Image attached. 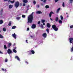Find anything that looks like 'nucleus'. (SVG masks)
Wrapping results in <instances>:
<instances>
[{
    "instance_id": "6ab92c4d",
    "label": "nucleus",
    "mask_w": 73,
    "mask_h": 73,
    "mask_svg": "<svg viewBox=\"0 0 73 73\" xmlns=\"http://www.w3.org/2000/svg\"><path fill=\"white\" fill-rule=\"evenodd\" d=\"M60 18L61 20H63V17H62V15H60Z\"/></svg>"
},
{
    "instance_id": "c03bdc74",
    "label": "nucleus",
    "mask_w": 73,
    "mask_h": 73,
    "mask_svg": "<svg viewBox=\"0 0 73 73\" xmlns=\"http://www.w3.org/2000/svg\"><path fill=\"white\" fill-rule=\"evenodd\" d=\"M58 1V0H55V1L56 3V2H57Z\"/></svg>"
},
{
    "instance_id": "3c124183",
    "label": "nucleus",
    "mask_w": 73,
    "mask_h": 73,
    "mask_svg": "<svg viewBox=\"0 0 73 73\" xmlns=\"http://www.w3.org/2000/svg\"><path fill=\"white\" fill-rule=\"evenodd\" d=\"M41 5L42 6H43L44 5V4H43V3H41Z\"/></svg>"
},
{
    "instance_id": "79ce46f5",
    "label": "nucleus",
    "mask_w": 73,
    "mask_h": 73,
    "mask_svg": "<svg viewBox=\"0 0 73 73\" xmlns=\"http://www.w3.org/2000/svg\"><path fill=\"white\" fill-rule=\"evenodd\" d=\"M27 31H29V27L27 28Z\"/></svg>"
},
{
    "instance_id": "6e6d98bb",
    "label": "nucleus",
    "mask_w": 73,
    "mask_h": 73,
    "mask_svg": "<svg viewBox=\"0 0 73 73\" xmlns=\"http://www.w3.org/2000/svg\"><path fill=\"white\" fill-rule=\"evenodd\" d=\"M16 48H17V47H15L13 49H16Z\"/></svg>"
},
{
    "instance_id": "f257e3e1",
    "label": "nucleus",
    "mask_w": 73,
    "mask_h": 73,
    "mask_svg": "<svg viewBox=\"0 0 73 73\" xmlns=\"http://www.w3.org/2000/svg\"><path fill=\"white\" fill-rule=\"evenodd\" d=\"M33 12L31 15H30L28 17V23H32V20L33 19Z\"/></svg>"
},
{
    "instance_id": "dca6fc26",
    "label": "nucleus",
    "mask_w": 73,
    "mask_h": 73,
    "mask_svg": "<svg viewBox=\"0 0 73 73\" xmlns=\"http://www.w3.org/2000/svg\"><path fill=\"white\" fill-rule=\"evenodd\" d=\"M42 36L43 37H46V36H47V35H46V34L44 33L43 34Z\"/></svg>"
},
{
    "instance_id": "f8f14e48",
    "label": "nucleus",
    "mask_w": 73,
    "mask_h": 73,
    "mask_svg": "<svg viewBox=\"0 0 73 73\" xmlns=\"http://www.w3.org/2000/svg\"><path fill=\"white\" fill-rule=\"evenodd\" d=\"M11 45H12V44L11 43H9L8 44V46L9 48L10 47V46H11Z\"/></svg>"
},
{
    "instance_id": "a211bd4d",
    "label": "nucleus",
    "mask_w": 73,
    "mask_h": 73,
    "mask_svg": "<svg viewBox=\"0 0 73 73\" xmlns=\"http://www.w3.org/2000/svg\"><path fill=\"white\" fill-rule=\"evenodd\" d=\"M16 28V27L15 26H14L12 27V29H15Z\"/></svg>"
},
{
    "instance_id": "09e8293b",
    "label": "nucleus",
    "mask_w": 73,
    "mask_h": 73,
    "mask_svg": "<svg viewBox=\"0 0 73 73\" xmlns=\"http://www.w3.org/2000/svg\"><path fill=\"white\" fill-rule=\"evenodd\" d=\"M25 62L27 64H28V62L27 61H26Z\"/></svg>"
},
{
    "instance_id": "e2e57ef3",
    "label": "nucleus",
    "mask_w": 73,
    "mask_h": 73,
    "mask_svg": "<svg viewBox=\"0 0 73 73\" xmlns=\"http://www.w3.org/2000/svg\"><path fill=\"white\" fill-rule=\"evenodd\" d=\"M66 14H68V13H66Z\"/></svg>"
},
{
    "instance_id": "49530a36",
    "label": "nucleus",
    "mask_w": 73,
    "mask_h": 73,
    "mask_svg": "<svg viewBox=\"0 0 73 73\" xmlns=\"http://www.w3.org/2000/svg\"><path fill=\"white\" fill-rule=\"evenodd\" d=\"M0 53L1 54H3V52H2L0 50Z\"/></svg>"
},
{
    "instance_id": "4468645a",
    "label": "nucleus",
    "mask_w": 73,
    "mask_h": 73,
    "mask_svg": "<svg viewBox=\"0 0 73 73\" xmlns=\"http://www.w3.org/2000/svg\"><path fill=\"white\" fill-rule=\"evenodd\" d=\"M53 13V12H50V14H49V17H51V16H52V14Z\"/></svg>"
},
{
    "instance_id": "e433bc0d",
    "label": "nucleus",
    "mask_w": 73,
    "mask_h": 73,
    "mask_svg": "<svg viewBox=\"0 0 73 73\" xmlns=\"http://www.w3.org/2000/svg\"><path fill=\"white\" fill-rule=\"evenodd\" d=\"M33 3L34 4H36V1H33Z\"/></svg>"
},
{
    "instance_id": "8fccbe9b",
    "label": "nucleus",
    "mask_w": 73,
    "mask_h": 73,
    "mask_svg": "<svg viewBox=\"0 0 73 73\" xmlns=\"http://www.w3.org/2000/svg\"><path fill=\"white\" fill-rule=\"evenodd\" d=\"M3 37H0L1 38H3Z\"/></svg>"
},
{
    "instance_id": "052dcab7",
    "label": "nucleus",
    "mask_w": 73,
    "mask_h": 73,
    "mask_svg": "<svg viewBox=\"0 0 73 73\" xmlns=\"http://www.w3.org/2000/svg\"><path fill=\"white\" fill-rule=\"evenodd\" d=\"M31 54V53H29V54Z\"/></svg>"
},
{
    "instance_id": "a19ab883",
    "label": "nucleus",
    "mask_w": 73,
    "mask_h": 73,
    "mask_svg": "<svg viewBox=\"0 0 73 73\" xmlns=\"http://www.w3.org/2000/svg\"><path fill=\"white\" fill-rule=\"evenodd\" d=\"M72 51H73V47H72L71 48V52H72Z\"/></svg>"
},
{
    "instance_id": "4c0bfd02",
    "label": "nucleus",
    "mask_w": 73,
    "mask_h": 73,
    "mask_svg": "<svg viewBox=\"0 0 73 73\" xmlns=\"http://www.w3.org/2000/svg\"><path fill=\"white\" fill-rule=\"evenodd\" d=\"M70 1V3H72V2H73V0H69Z\"/></svg>"
},
{
    "instance_id": "9b49d317",
    "label": "nucleus",
    "mask_w": 73,
    "mask_h": 73,
    "mask_svg": "<svg viewBox=\"0 0 73 73\" xmlns=\"http://www.w3.org/2000/svg\"><path fill=\"white\" fill-rule=\"evenodd\" d=\"M23 3H27L28 2V0H23Z\"/></svg>"
},
{
    "instance_id": "b1692460",
    "label": "nucleus",
    "mask_w": 73,
    "mask_h": 73,
    "mask_svg": "<svg viewBox=\"0 0 73 73\" xmlns=\"http://www.w3.org/2000/svg\"><path fill=\"white\" fill-rule=\"evenodd\" d=\"M11 24H12V22H9L8 24L9 26H11Z\"/></svg>"
},
{
    "instance_id": "5fc2aeb1",
    "label": "nucleus",
    "mask_w": 73,
    "mask_h": 73,
    "mask_svg": "<svg viewBox=\"0 0 73 73\" xmlns=\"http://www.w3.org/2000/svg\"><path fill=\"white\" fill-rule=\"evenodd\" d=\"M0 37H3V36H2V35H1L0 34Z\"/></svg>"
},
{
    "instance_id": "423d86ee",
    "label": "nucleus",
    "mask_w": 73,
    "mask_h": 73,
    "mask_svg": "<svg viewBox=\"0 0 73 73\" xmlns=\"http://www.w3.org/2000/svg\"><path fill=\"white\" fill-rule=\"evenodd\" d=\"M42 23H43V25H45V23H44L45 22V20H42L41 21Z\"/></svg>"
},
{
    "instance_id": "c756f323",
    "label": "nucleus",
    "mask_w": 73,
    "mask_h": 73,
    "mask_svg": "<svg viewBox=\"0 0 73 73\" xmlns=\"http://www.w3.org/2000/svg\"><path fill=\"white\" fill-rule=\"evenodd\" d=\"M46 32H47V33H49V29H47L46 30Z\"/></svg>"
},
{
    "instance_id": "a18cd8bd",
    "label": "nucleus",
    "mask_w": 73,
    "mask_h": 73,
    "mask_svg": "<svg viewBox=\"0 0 73 73\" xmlns=\"http://www.w3.org/2000/svg\"><path fill=\"white\" fill-rule=\"evenodd\" d=\"M40 21H39L38 23V24H40Z\"/></svg>"
},
{
    "instance_id": "473e14b6",
    "label": "nucleus",
    "mask_w": 73,
    "mask_h": 73,
    "mask_svg": "<svg viewBox=\"0 0 73 73\" xmlns=\"http://www.w3.org/2000/svg\"><path fill=\"white\" fill-rule=\"evenodd\" d=\"M22 17H23V18H25V15H23L22 16Z\"/></svg>"
},
{
    "instance_id": "6e6552de",
    "label": "nucleus",
    "mask_w": 73,
    "mask_h": 73,
    "mask_svg": "<svg viewBox=\"0 0 73 73\" xmlns=\"http://www.w3.org/2000/svg\"><path fill=\"white\" fill-rule=\"evenodd\" d=\"M36 13L37 14H41L42 13V12H41V11H36Z\"/></svg>"
},
{
    "instance_id": "7c9ffc66",
    "label": "nucleus",
    "mask_w": 73,
    "mask_h": 73,
    "mask_svg": "<svg viewBox=\"0 0 73 73\" xmlns=\"http://www.w3.org/2000/svg\"><path fill=\"white\" fill-rule=\"evenodd\" d=\"M0 12L1 13H3V9H1Z\"/></svg>"
},
{
    "instance_id": "338daca9",
    "label": "nucleus",
    "mask_w": 73,
    "mask_h": 73,
    "mask_svg": "<svg viewBox=\"0 0 73 73\" xmlns=\"http://www.w3.org/2000/svg\"><path fill=\"white\" fill-rule=\"evenodd\" d=\"M1 31H0V32H1Z\"/></svg>"
},
{
    "instance_id": "7ed1b4c3",
    "label": "nucleus",
    "mask_w": 73,
    "mask_h": 73,
    "mask_svg": "<svg viewBox=\"0 0 73 73\" xmlns=\"http://www.w3.org/2000/svg\"><path fill=\"white\" fill-rule=\"evenodd\" d=\"M19 2L17 1L15 2V7L16 8H17L18 7H19Z\"/></svg>"
},
{
    "instance_id": "58836bf2",
    "label": "nucleus",
    "mask_w": 73,
    "mask_h": 73,
    "mask_svg": "<svg viewBox=\"0 0 73 73\" xmlns=\"http://www.w3.org/2000/svg\"><path fill=\"white\" fill-rule=\"evenodd\" d=\"M73 25H72V26H70V29H71V28H73Z\"/></svg>"
},
{
    "instance_id": "412c9836",
    "label": "nucleus",
    "mask_w": 73,
    "mask_h": 73,
    "mask_svg": "<svg viewBox=\"0 0 73 73\" xmlns=\"http://www.w3.org/2000/svg\"><path fill=\"white\" fill-rule=\"evenodd\" d=\"M17 36L16 35H15V33L13 34L12 35V36L13 37H16Z\"/></svg>"
},
{
    "instance_id": "2eb2a0df",
    "label": "nucleus",
    "mask_w": 73,
    "mask_h": 73,
    "mask_svg": "<svg viewBox=\"0 0 73 73\" xmlns=\"http://www.w3.org/2000/svg\"><path fill=\"white\" fill-rule=\"evenodd\" d=\"M47 26L48 28H50V24L49 23H48Z\"/></svg>"
},
{
    "instance_id": "aec40b11",
    "label": "nucleus",
    "mask_w": 73,
    "mask_h": 73,
    "mask_svg": "<svg viewBox=\"0 0 73 73\" xmlns=\"http://www.w3.org/2000/svg\"><path fill=\"white\" fill-rule=\"evenodd\" d=\"M3 23V20H0V24H2Z\"/></svg>"
},
{
    "instance_id": "37998d69",
    "label": "nucleus",
    "mask_w": 73,
    "mask_h": 73,
    "mask_svg": "<svg viewBox=\"0 0 73 73\" xmlns=\"http://www.w3.org/2000/svg\"><path fill=\"white\" fill-rule=\"evenodd\" d=\"M4 1H8V0H4ZM8 2L9 3V2H10V0H9Z\"/></svg>"
},
{
    "instance_id": "393cba45",
    "label": "nucleus",
    "mask_w": 73,
    "mask_h": 73,
    "mask_svg": "<svg viewBox=\"0 0 73 73\" xmlns=\"http://www.w3.org/2000/svg\"><path fill=\"white\" fill-rule=\"evenodd\" d=\"M58 20V17H57L56 18L55 21H57Z\"/></svg>"
},
{
    "instance_id": "5701e85b",
    "label": "nucleus",
    "mask_w": 73,
    "mask_h": 73,
    "mask_svg": "<svg viewBox=\"0 0 73 73\" xmlns=\"http://www.w3.org/2000/svg\"><path fill=\"white\" fill-rule=\"evenodd\" d=\"M59 23L60 24H62V21L61 20H59Z\"/></svg>"
},
{
    "instance_id": "72a5a7b5",
    "label": "nucleus",
    "mask_w": 73,
    "mask_h": 73,
    "mask_svg": "<svg viewBox=\"0 0 73 73\" xmlns=\"http://www.w3.org/2000/svg\"><path fill=\"white\" fill-rule=\"evenodd\" d=\"M10 2L11 3H12V4H13V3H15V1L14 0L13 1H10Z\"/></svg>"
},
{
    "instance_id": "cd10ccee",
    "label": "nucleus",
    "mask_w": 73,
    "mask_h": 73,
    "mask_svg": "<svg viewBox=\"0 0 73 73\" xmlns=\"http://www.w3.org/2000/svg\"><path fill=\"white\" fill-rule=\"evenodd\" d=\"M3 31H4V32H5V31H6V29L5 28H4L3 29Z\"/></svg>"
},
{
    "instance_id": "13d9d810",
    "label": "nucleus",
    "mask_w": 73,
    "mask_h": 73,
    "mask_svg": "<svg viewBox=\"0 0 73 73\" xmlns=\"http://www.w3.org/2000/svg\"><path fill=\"white\" fill-rule=\"evenodd\" d=\"M2 70H3L4 71V69L3 68H2Z\"/></svg>"
},
{
    "instance_id": "20e7f679",
    "label": "nucleus",
    "mask_w": 73,
    "mask_h": 73,
    "mask_svg": "<svg viewBox=\"0 0 73 73\" xmlns=\"http://www.w3.org/2000/svg\"><path fill=\"white\" fill-rule=\"evenodd\" d=\"M7 53H8V54H11L12 53V51L11 50V49H9L7 50Z\"/></svg>"
},
{
    "instance_id": "2f4dec72",
    "label": "nucleus",
    "mask_w": 73,
    "mask_h": 73,
    "mask_svg": "<svg viewBox=\"0 0 73 73\" xmlns=\"http://www.w3.org/2000/svg\"><path fill=\"white\" fill-rule=\"evenodd\" d=\"M16 19L17 20H20V17H17L16 18Z\"/></svg>"
},
{
    "instance_id": "1a4fd4ad",
    "label": "nucleus",
    "mask_w": 73,
    "mask_h": 73,
    "mask_svg": "<svg viewBox=\"0 0 73 73\" xmlns=\"http://www.w3.org/2000/svg\"><path fill=\"white\" fill-rule=\"evenodd\" d=\"M15 59H17V60H18V61H20V58H19V57H18V56H15Z\"/></svg>"
},
{
    "instance_id": "0eeeda50",
    "label": "nucleus",
    "mask_w": 73,
    "mask_h": 73,
    "mask_svg": "<svg viewBox=\"0 0 73 73\" xmlns=\"http://www.w3.org/2000/svg\"><path fill=\"white\" fill-rule=\"evenodd\" d=\"M69 40H70V43H73V38H70Z\"/></svg>"
},
{
    "instance_id": "39448f33",
    "label": "nucleus",
    "mask_w": 73,
    "mask_h": 73,
    "mask_svg": "<svg viewBox=\"0 0 73 73\" xmlns=\"http://www.w3.org/2000/svg\"><path fill=\"white\" fill-rule=\"evenodd\" d=\"M36 25L35 24H33L31 27V28L32 29H35V28H36Z\"/></svg>"
},
{
    "instance_id": "c9c22d12",
    "label": "nucleus",
    "mask_w": 73,
    "mask_h": 73,
    "mask_svg": "<svg viewBox=\"0 0 73 73\" xmlns=\"http://www.w3.org/2000/svg\"><path fill=\"white\" fill-rule=\"evenodd\" d=\"M5 62H7V61H8V59H7V58H6L5 60Z\"/></svg>"
},
{
    "instance_id": "0e129e2a",
    "label": "nucleus",
    "mask_w": 73,
    "mask_h": 73,
    "mask_svg": "<svg viewBox=\"0 0 73 73\" xmlns=\"http://www.w3.org/2000/svg\"><path fill=\"white\" fill-rule=\"evenodd\" d=\"M67 17H69V16L68 15L67 16Z\"/></svg>"
},
{
    "instance_id": "bb28decb",
    "label": "nucleus",
    "mask_w": 73,
    "mask_h": 73,
    "mask_svg": "<svg viewBox=\"0 0 73 73\" xmlns=\"http://www.w3.org/2000/svg\"><path fill=\"white\" fill-rule=\"evenodd\" d=\"M45 8H46V9L47 8H49V6L48 5H46L45 6Z\"/></svg>"
},
{
    "instance_id": "c85d7f7f",
    "label": "nucleus",
    "mask_w": 73,
    "mask_h": 73,
    "mask_svg": "<svg viewBox=\"0 0 73 73\" xmlns=\"http://www.w3.org/2000/svg\"><path fill=\"white\" fill-rule=\"evenodd\" d=\"M62 6L63 7H65V3L64 2H63V4H62Z\"/></svg>"
},
{
    "instance_id": "ea45409f",
    "label": "nucleus",
    "mask_w": 73,
    "mask_h": 73,
    "mask_svg": "<svg viewBox=\"0 0 73 73\" xmlns=\"http://www.w3.org/2000/svg\"><path fill=\"white\" fill-rule=\"evenodd\" d=\"M46 0H44L43 3H46Z\"/></svg>"
},
{
    "instance_id": "69168bd1",
    "label": "nucleus",
    "mask_w": 73,
    "mask_h": 73,
    "mask_svg": "<svg viewBox=\"0 0 73 73\" xmlns=\"http://www.w3.org/2000/svg\"><path fill=\"white\" fill-rule=\"evenodd\" d=\"M44 38H46V37H44Z\"/></svg>"
},
{
    "instance_id": "a878e982",
    "label": "nucleus",
    "mask_w": 73,
    "mask_h": 73,
    "mask_svg": "<svg viewBox=\"0 0 73 73\" xmlns=\"http://www.w3.org/2000/svg\"><path fill=\"white\" fill-rule=\"evenodd\" d=\"M4 48L6 49H7V46L5 45H4Z\"/></svg>"
},
{
    "instance_id": "f03ea898",
    "label": "nucleus",
    "mask_w": 73,
    "mask_h": 73,
    "mask_svg": "<svg viewBox=\"0 0 73 73\" xmlns=\"http://www.w3.org/2000/svg\"><path fill=\"white\" fill-rule=\"evenodd\" d=\"M52 28L55 31H58V28H57V27H56V26L54 25H53L52 26Z\"/></svg>"
},
{
    "instance_id": "4d7b16f0",
    "label": "nucleus",
    "mask_w": 73,
    "mask_h": 73,
    "mask_svg": "<svg viewBox=\"0 0 73 73\" xmlns=\"http://www.w3.org/2000/svg\"><path fill=\"white\" fill-rule=\"evenodd\" d=\"M26 42L27 43H28V40L27 39L26 40Z\"/></svg>"
},
{
    "instance_id": "ddd939ff",
    "label": "nucleus",
    "mask_w": 73,
    "mask_h": 73,
    "mask_svg": "<svg viewBox=\"0 0 73 73\" xmlns=\"http://www.w3.org/2000/svg\"><path fill=\"white\" fill-rule=\"evenodd\" d=\"M60 9H61V8H59L58 9H57L56 13H58L59 12V11H60Z\"/></svg>"
},
{
    "instance_id": "f3484780",
    "label": "nucleus",
    "mask_w": 73,
    "mask_h": 73,
    "mask_svg": "<svg viewBox=\"0 0 73 73\" xmlns=\"http://www.w3.org/2000/svg\"><path fill=\"white\" fill-rule=\"evenodd\" d=\"M31 52L32 54H35V52L33 50H32L31 51Z\"/></svg>"
},
{
    "instance_id": "680f3d73",
    "label": "nucleus",
    "mask_w": 73,
    "mask_h": 73,
    "mask_svg": "<svg viewBox=\"0 0 73 73\" xmlns=\"http://www.w3.org/2000/svg\"><path fill=\"white\" fill-rule=\"evenodd\" d=\"M41 1H43V0H40Z\"/></svg>"
},
{
    "instance_id": "603ef678",
    "label": "nucleus",
    "mask_w": 73,
    "mask_h": 73,
    "mask_svg": "<svg viewBox=\"0 0 73 73\" xmlns=\"http://www.w3.org/2000/svg\"><path fill=\"white\" fill-rule=\"evenodd\" d=\"M37 6L38 8H39V7H40V6L38 5Z\"/></svg>"
},
{
    "instance_id": "bf43d9fd",
    "label": "nucleus",
    "mask_w": 73,
    "mask_h": 73,
    "mask_svg": "<svg viewBox=\"0 0 73 73\" xmlns=\"http://www.w3.org/2000/svg\"><path fill=\"white\" fill-rule=\"evenodd\" d=\"M50 20H51V21H52V20H53L52 19V18H50Z\"/></svg>"
},
{
    "instance_id": "864d4df0",
    "label": "nucleus",
    "mask_w": 73,
    "mask_h": 73,
    "mask_svg": "<svg viewBox=\"0 0 73 73\" xmlns=\"http://www.w3.org/2000/svg\"><path fill=\"white\" fill-rule=\"evenodd\" d=\"M14 39H16V37H13Z\"/></svg>"
},
{
    "instance_id": "de8ad7c7",
    "label": "nucleus",
    "mask_w": 73,
    "mask_h": 73,
    "mask_svg": "<svg viewBox=\"0 0 73 73\" xmlns=\"http://www.w3.org/2000/svg\"><path fill=\"white\" fill-rule=\"evenodd\" d=\"M23 6H25V3H23Z\"/></svg>"
},
{
    "instance_id": "9d476101",
    "label": "nucleus",
    "mask_w": 73,
    "mask_h": 73,
    "mask_svg": "<svg viewBox=\"0 0 73 73\" xmlns=\"http://www.w3.org/2000/svg\"><path fill=\"white\" fill-rule=\"evenodd\" d=\"M13 6L12 5H10L9 6V9H11Z\"/></svg>"
},
{
    "instance_id": "f704fd0d",
    "label": "nucleus",
    "mask_w": 73,
    "mask_h": 73,
    "mask_svg": "<svg viewBox=\"0 0 73 73\" xmlns=\"http://www.w3.org/2000/svg\"><path fill=\"white\" fill-rule=\"evenodd\" d=\"M40 27L41 28L43 29L44 28V27L42 25H40Z\"/></svg>"
},
{
    "instance_id": "4be33fe9",
    "label": "nucleus",
    "mask_w": 73,
    "mask_h": 73,
    "mask_svg": "<svg viewBox=\"0 0 73 73\" xmlns=\"http://www.w3.org/2000/svg\"><path fill=\"white\" fill-rule=\"evenodd\" d=\"M13 52H14V53H17V51H16V49H13Z\"/></svg>"
}]
</instances>
